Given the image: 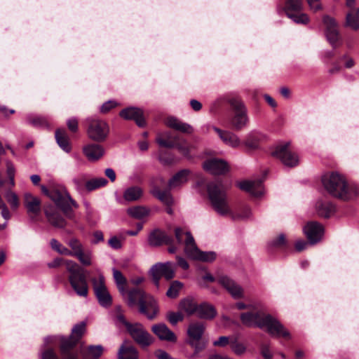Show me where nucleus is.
<instances>
[{
	"label": "nucleus",
	"instance_id": "nucleus-18",
	"mask_svg": "<svg viewBox=\"0 0 359 359\" xmlns=\"http://www.w3.org/2000/svg\"><path fill=\"white\" fill-rule=\"evenodd\" d=\"M86 331V324L82 321L76 324L72 329L69 337H61V342H66L69 345L76 346Z\"/></svg>",
	"mask_w": 359,
	"mask_h": 359
},
{
	"label": "nucleus",
	"instance_id": "nucleus-41",
	"mask_svg": "<svg viewBox=\"0 0 359 359\" xmlns=\"http://www.w3.org/2000/svg\"><path fill=\"white\" fill-rule=\"evenodd\" d=\"M112 272L117 288L121 294L124 297L126 294V279L122 273L116 269L114 268Z\"/></svg>",
	"mask_w": 359,
	"mask_h": 359
},
{
	"label": "nucleus",
	"instance_id": "nucleus-36",
	"mask_svg": "<svg viewBox=\"0 0 359 359\" xmlns=\"http://www.w3.org/2000/svg\"><path fill=\"white\" fill-rule=\"evenodd\" d=\"M55 140L59 147L65 152L71 151L72 147L69 137L65 130L58 129L55 131Z\"/></svg>",
	"mask_w": 359,
	"mask_h": 359
},
{
	"label": "nucleus",
	"instance_id": "nucleus-8",
	"mask_svg": "<svg viewBox=\"0 0 359 359\" xmlns=\"http://www.w3.org/2000/svg\"><path fill=\"white\" fill-rule=\"evenodd\" d=\"M97 272L98 278L91 279L95 295L101 306L109 308L112 304V297L105 285L104 276L100 270H97Z\"/></svg>",
	"mask_w": 359,
	"mask_h": 359
},
{
	"label": "nucleus",
	"instance_id": "nucleus-47",
	"mask_svg": "<svg viewBox=\"0 0 359 359\" xmlns=\"http://www.w3.org/2000/svg\"><path fill=\"white\" fill-rule=\"evenodd\" d=\"M287 17L297 24L307 25L310 21L309 15L301 11L289 14Z\"/></svg>",
	"mask_w": 359,
	"mask_h": 359
},
{
	"label": "nucleus",
	"instance_id": "nucleus-1",
	"mask_svg": "<svg viewBox=\"0 0 359 359\" xmlns=\"http://www.w3.org/2000/svg\"><path fill=\"white\" fill-rule=\"evenodd\" d=\"M207 191L212 208L220 216H229L234 220L246 219L251 217L252 210L248 206L243 207L241 212L232 210L221 182L209 183L207 186Z\"/></svg>",
	"mask_w": 359,
	"mask_h": 359
},
{
	"label": "nucleus",
	"instance_id": "nucleus-31",
	"mask_svg": "<svg viewBox=\"0 0 359 359\" xmlns=\"http://www.w3.org/2000/svg\"><path fill=\"white\" fill-rule=\"evenodd\" d=\"M190 171L189 170H182L176 173L168 182V187L170 189H176L188 180Z\"/></svg>",
	"mask_w": 359,
	"mask_h": 359
},
{
	"label": "nucleus",
	"instance_id": "nucleus-9",
	"mask_svg": "<svg viewBox=\"0 0 359 359\" xmlns=\"http://www.w3.org/2000/svg\"><path fill=\"white\" fill-rule=\"evenodd\" d=\"M184 250L187 255L193 259L200 260L202 262H212L216 259V254L215 252H203L197 248L194 238L191 233H187Z\"/></svg>",
	"mask_w": 359,
	"mask_h": 359
},
{
	"label": "nucleus",
	"instance_id": "nucleus-2",
	"mask_svg": "<svg viewBox=\"0 0 359 359\" xmlns=\"http://www.w3.org/2000/svg\"><path fill=\"white\" fill-rule=\"evenodd\" d=\"M322 183L330 194L344 201L352 199L359 195V186L347 184L344 177L338 173L324 175L322 177Z\"/></svg>",
	"mask_w": 359,
	"mask_h": 359
},
{
	"label": "nucleus",
	"instance_id": "nucleus-14",
	"mask_svg": "<svg viewBox=\"0 0 359 359\" xmlns=\"http://www.w3.org/2000/svg\"><path fill=\"white\" fill-rule=\"evenodd\" d=\"M323 22L325 27L327 40L333 47L337 46L340 43L341 36L336 20L329 15H325L323 18Z\"/></svg>",
	"mask_w": 359,
	"mask_h": 359
},
{
	"label": "nucleus",
	"instance_id": "nucleus-19",
	"mask_svg": "<svg viewBox=\"0 0 359 359\" xmlns=\"http://www.w3.org/2000/svg\"><path fill=\"white\" fill-rule=\"evenodd\" d=\"M121 118L126 120H133L140 127H144L146 124L143 111L141 109L137 107H128L121 110L119 113Z\"/></svg>",
	"mask_w": 359,
	"mask_h": 359
},
{
	"label": "nucleus",
	"instance_id": "nucleus-15",
	"mask_svg": "<svg viewBox=\"0 0 359 359\" xmlns=\"http://www.w3.org/2000/svg\"><path fill=\"white\" fill-rule=\"evenodd\" d=\"M203 169L212 175H218L227 172L229 170L227 162L221 158H212L203 163Z\"/></svg>",
	"mask_w": 359,
	"mask_h": 359
},
{
	"label": "nucleus",
	"instance_id": "nucleus-59",
	"mask_svg": "<svg viewBox=\"0 0 359 359\" xmlns=\"http://www.w3.org/2000/svg\"><path fill=\"white\" fill-rule=\"evenodd\" d=\"M61 337H65V336L62 335H54V336H48L44 339V344L43 346L46 347L48 345L56 344L57 342H60V345L61 344Z\"/></svg>",
	"mask_w": 359,
	"mask_h": 359
},
{
	"label": "nucleus",
	"instance_id": "nucleus-53",
	"mask_svg": "<svg viewBox=\"0 0 359 359\" xmlns=\"http://www.w3.org/2000/svg\"><path fill=\"white\" fill-rule=\"evenodd\" d=\"M182 283L180 281H173L168 288L166 292V295L170 298H176L178 296L180 290L182 289Z\"/></svg>",
	"mask_w": 359,
	"mask_h": 359
},
{
	"label": "nucleus",
	"instance_id": "nucleus-48",
	"mask_svg": "<svg viewBox=\"0 0 359 359\" xmlns=\"http://www.w3.org/2000/svg\"><path fill=\"white\" fill-rule=\"evenodd\" d=\"M231 349L237 355H243L247 350L245 345L238 341L236 337H232L231 340Z\"/></svg>",
	"mask_w": 359,
	"mask_h": 359
},
{
	"label": "nucleus",
	"instance_id": "nucleus-56",
	"mask_svg": "<svg viewBox=\"0 0 359 359\" xmlns=\"http://www.w3.org/2000/svg\"><path fill=\"white\" fill-rule=\"evenodd\" d=\"M41 359H60L55 351L50 347H44L41 351Z\"/></svg>",
	"mask_w": 359,
	"mask_h": 359
},
{
	"label": "nucleus",
	"instance_id": "nucleus-23",
	"mask_svg": "<svg viewBox=\"0 0 359 359\" xmlns=\"http://www.w3.org/2000/svg\"><path fill=\"white\" fill-rule=\"evenodd\" d=\"M241 189L249 192L255 197H259L264 194V187L262 180L243 181L239 182Z\"/></svg>",
	"mask_w": 359,
	"mask_h": 359
},
{
	"label": "nucleus",
	"instance_id": "nucleus-7",
	"mask_svg": "<svg viewBox=\"0 0 359 359\" xmlns=\"http://www.w3.org/2000/svg\"><path fill=\"white\" fill-rule=\"evenodd\" d=\"M87 121L88 137L95 142H104L109 133V125L101 119L89 118Z\"/></svg>",
	"mask_w": 359,
	"mask_h": 359
},
{
	"label": "nucleus",
	"instance_id": "nucleus-55",
	"mask_svg": "<svg viewBox=\"0 0 359 359\" xmlns=\"http://www.w3.org/2000/svg\"><path fill=\"white\" fill-rule=\"evenodd\" d=\"M167 319L172 325H176L178 322L182 321L184 316L181 312H169L167 314Z\"/></svg>",
	"mask_w": 359,
	"mask_h": 359
},
{
	"label": "nucleus",
	"instance_id": "nucleus-10",
	"mask_svg": "<svg viewBox=\"0 0 359 359\" xmlns=\"http://www.w3.org/2000/svg\"><path fill=\"white\" fill-rule=\"evenodd\" d=\"M229 103L234 110L231 124L235 130H240L246 127L248 123L247 110L240 100L233 98L230 100Z\"/></svg>",
	"mask_w": 359,
	"mask_h": 359
},
{
	"label": "nucleus",
	"instance_id": "nucleus-30",
	"mask_svg": "<svg viewBox=\"0 0 359 359\" xmlns=\"http://www.w3.org/2000/svg\"><path fill=\"white\" fill-rule=\"evenodd\" d=\"M176 137L179 136L173 135L168 131L161 132L157 134L156 141L161 147L170 149L174 148L175 142L176 141L174 137Z\"/></svg>",
	"mask_w": 359,
	"mask_h": 359
},
{
	"label": "nucleus",
	"instance_id": "nucleus-22",
	"mask_svg": "<svg viewBox=\"0 0 359 359\" xmlns=\"http://www.w3.org/2000/svg\"><path fill=\"white\" fill-rule=\"evenodd\" d=\"M104 147L96 143L88 144L83 147V153L90 161H96L104 154Z\"/></svg>",
	"mask_w": 359,
	"mask_h": 359
},
{
	"label": "nucleus",
	"instance_id": "nucleus-63",
	"mask_svg": "<svg viewBox=\"0 0 359 359\" xmlns=\"http://www.w3.org/2000/svg\"><path fill=\"white\" fill-rule=\"evenodd\" d=\"M189 344L194 348L196 353H198L205 347V344H203L200 340H189Z\"/></svg>",
	"mask_w": 359,
	"mask_h": 359
},
{
	"label": "nucleus",
	"instance_id": "nucleus-17",
	"mask_svg": "<svg viewBox=\"0 0 359 359\" xmlns=\"http://www.w3.org/2000/svg\"><path fill=\"white\" fill-rule=\"evenodd\" d=\"M44 214L48 222L54 227L63 229L66 226V220L53 205L50 204L44 207Z\"/></svg>",
	"mask_w": 359,
	"mask_h": 359
},
{
	"label": "nucleus",
	"instance_id": "nucleus-40",
	"mask_svg": "<svg viewBox=\"0 0 359 359\" xmlns=\"http://www.w3.org/2000/svg\"><path fill=\"white\" fill-rule=\"evenodd\" d=\"M264 135L259 132L252 131L249 133L244 142V144L250 149H256L259 142L264 139Z\"/></svg>",
	"mask_w": 359,
	"mask_h": 359
},
{
	"label": "nucleus",
	"instance_id": "nucleus-50",
	"mask_svg": "<svg viewBox=\"0 0 359 359\" xmlns=\"http://www.w3.org/2000/svg\"><path fill=\"white\" fill-rule=\"evenodd\" d=\"M50 245L52 249L60 255L69 256L71 254L70 250L61 244L58 241L53 238L50 241Z\"/></svg>",
	"mask_w": 359,
	"mask_h": 359
},
{
	"label": "nucleus",
	"instance_id": "nucleus-3",
	"mask_svg": "<svg viewBox=\"0 0 359 359\" xmlns=\"http://www.w3.org/2000/svg\"><path fill=\"white\" fill-rule=\"evenodd\" d=\"M241 320L243 324L248 327H266L268 332L272 335L282 336L287 339L290 337V332L271 315H262L259 312H246L241 315Z\"/></svg>",
	"mask_w": 359,
	"mask_h": 359
},
{
	"label": "nucleus",
	"instance_id": "nucleus-26",
	"mask_svg": "<svg viewBox=\"0 0 359 359\" xmlns=\"http://www.w3.org/2000/svg\"><path fill=\"white\" fill-rule=\"evenodd\" d=\"M103 351V346L101 345H90L81 346L79 352L82 359H98Z\"/></svg>",
	"mask_w": 359,
	"mask_h": 359
},
{
	"label": "nucleus",
	"instance_id": "nucleus-49",
	"mask_svg": "<svg viewBox=\"0 0 359 359\" xmlns=\"http://www.w3.org/2000/svg\"><path fill=\"white\" fill-rule=\"evenodd\" d=\"M27 121L28 123L37 128H45L48 126L46 118L41 116H29L27 118Z\"/></svg>",
	"mask_w": 359,
	"mask_h": 359
},
{
	"label": "nucleus",
	"instance_id": "nucleus-5",
	"mask_svg": "<svg viewBox=\"0 0 359 359\" xmlns=\"http://www.w3.org/2000/svg\"><path fill=\"white\" fill-rule=\"evenodd\" d=\"M67 271L69 272L68 280L76 294L82 297L88 294V285L83 269L74 261L65 262Z\"/></svg>",
	"mask_w": 359,
	"mask_h": 359
},
{
	"label": "nucleus",
	"instance_id": "nucleus-6",
	"mask_svg": "<svg viewBox=\"0 0 359 359\" xmlns=\"http://www.w3.org/2000/svg\"><path fill=\"white\" fill-rule=\"evenodd\" d=\"M49 198L61 209L67 218L74 217L72 208H77L79 205L72 198L65 188L61 187L50 189Z\"/></svg>",
	"mask_w": 359,
	"mask_h": 359
},
{
	"label": "nucleus",
	"instance_id": "nucleus-33",
	"mask_svg": "<svg viewBox=\"0 0 359 359\" xmlns=\"http://www.w3.org/2000/svg\"><path fill=\"white\" fill-rule=\"evenodd\" d=\"M75 347L66 342H61V344L59 345L60 359H79L78 351Z\"/></svg>",
	"mask_w": 359,
	"mask_h": 359
},
{
	"label": "nucleus",
	"instance_id": "nucleus-34",
	"mask_svg": "<svg viewBox=\"0 0 359 359\" xmlns=\"http://www.w3.org/2000/svg\"><path fill=\"white\" fill-rule=\"evenodd\" d=\"M205 330V327L203 323L196 322L191 323L187 330V334L190 337V340H201Z\"/></svg>",
	"mask_w": 359,
	"mask_h": 359
},
{
	"label": "nucleus",
	"instance_id": "nucleus-46",
	"mask_svg": "<svg viewBox=\"0 0 359 359\" xmlns=\"http://www.w3.org/2000/svg\"><path fill=\"white\" fill-rule=\"evenodd\" d=\"M66 243L68 245V246L71 248V254L69 255V256L75 257L77 254H79L81 250H83V245L81 244L80 241L76 238H72L69 240H68Z\"/></svg>",
	"mask_w": 359,
	"mask_h": 359
},
{
	"label": "nucleus",
	"instance_id": "nucleus-57",
	"mask_svg": "<svg viewBox=\"0 0 359 359\" xmlns=\"http://www.w3.org/2000/svg\"><path fill=\"white\" fill-rule=\"evenodd\" d=\"M232 337H226V336H221L218 338L217 340L213 341L212 344L214 346L217 347H225L228 344L231 345V340Z\"/></svg>",
	"mask_w": 359,
	"mask_h": 359
},
{
	"label": "nucleus",
	"instance_id": "nucleus-58",
	"mask_svg": "<svg viewBox=\"0 0 359 359\" xmlns=\"http://www.w3.org/2000/svg\"><path fill=\"white\" fill-rule=\"evenodd\" d=\"M190 233L189 231H184L181 228H176L175 230V238L178 243H184L187 240V233Z\"/></svg>",
	"mask_w": 359,
	"mask_h": 359
},
{
	"label": "nucleus",
	"instance_id": "nucleus-16",
	"mask_svg": "<svg viewBox=\"0 0 359 359\" xmlns=\"http://www.w3.org/2000/svg\"><path fill=\"white\" fill-rule=\"evenodd\" d=\"M304 232L310 244L314 245L320 242L324 233V228L317 222H310L304 227Z\"/></svg>",
	"mask_w": 359,
	"mask_h": 359
},
{
	"label": "nucleus",
	"instance_id": "nucleus-25",
	"mask_svg": "<svg viewBox=\"0 0 359 359\" xmlns=\"http://www.w3.org/2000/svg\"><path fill=\"white\" fill-rule=\"evenodd\" d=\"M218 281L234 299H238L243 297V292L241 287L229 277L221 276Z\"/></svg>",
	"mask_w": 359,
	"mask_h": 359
},
{
	"label": "nucleus",
	"instance_id": "nucleus-64",
	"mask_svg": "<svg viewBox=\"0 0 359 359\" xmlns=\"http://www.w3.org/2000/svg\"><path fill=\"white\" fill-rule=\"evenodd\" d=\"M109 245L114 249H120L122 246L121 241L116 237L113 236L111 237L109 241Z\"/></svg>",
	"mask_w": 359,
	"mask_h": 359
},
{
	"label": "nucleus",
	"instance_id": "nucleus-39",
	"mask_svg": "<svg viewBox=\"0 0 359 359\" xmlns=\"http://www.w3.org/2000/svg\"><path fill=\"white\" fill-rule=\"evenodd\" d=\"M151 193L167 206L172 205L173 198L168 191H161L156 186H154L153 189L151 190Z\"/></svg>",
	"mask_w": 359,
	"mask_h": 359
},
{
	"label": "nucleus",
	"instance_id": "nucleus-44",
	"mask_svg": "<svg viewBox=\"0 0 359 359\" xmlns=\"http://www.w3.org/2000/svg\"><path fill=\"white\" fill-rule=\"evenodd\" d=\"M176 140L175 142L174 148H177V150L186 157H190V147L184 139L181 138L180 136L174 137Z\"/></svg>",
	"mask_w": 359,
	"mask_h": 359
},
{
	"label": "nucleus",
	"instance_id": "nucleus-35",
	"mask_svg": "<svg viewBox=\"0 0 359 359\" xmlns=\"http://www.w3.org/2000/svg\"><path fill=\"white\" fill-rule=\"evenodd\" d=\"M198 304L192 297H187L182 299L179 304V309L188 316L196 313Z\"/></svg>",
	"mask_w": 359,
	"mask_h": 359
},
{
	"label": "nucleus",
	"instance_id": "nucleus-54",
	"mask_svg": "<svg viewBox=\"0 0 359 359\" xmlns=\"http://www.w3.org/2000/svg\"><path fill=\"white\" fill-rule=\"evenodd\" d=\"M5 197L8 203L11 205L12 209L15 210L19 206V200L18 196L13 191L6 192Z\"/></svg>",
	"mask_w": 359,
	"mask_h": 359
},
{
	"label": "nucleus",
	"instance_id": "nucleus-60",
	"mask_svg": "<svg viewBox=\"0 0 359 359\" xmlns=\"http://www.w3.org/2000/svg\"><path fill=\"white\" fill-rule=\"evenodd\" d=\"M310 10L316 13L323 9V6L320 0H306Z\"/></svg>",
	"mask_w": 359,
	"mask_h": 359
},
{
	"label": "nucleus",
	"instance_id": "nucleus-42",
	"mask_svg": "<svg viewBox=\"0 0 359 359\" xmlns=\"http://www.w3.org/2000/svg\"><path fill=\"white\" fill-rule=\"evenodd\" d=\"M302 8V0H286L283 10L287 16L289 14L301 11Z\"/></svg>",
	"mask_w": 359,
	"mask_h": 359
},
{
	"label": "nucleus",
	"instance_id": "nucleus-21",
	"mask_svg": "<svg viewBox=\"0 0 359 359\" xmlns=\"http://www.w3.org/2000/svg\"><path fill=\"white\" fill-rule=\"evenodd\" d=\"M212 129L218 135L220 140L229 147L237 148L241 145V140L235 133L228 130H221L215 126L212 127Z\"/></svg>",
	"mask_w": 359,
	"mask_h": 359
},
{
	"label": "nucleus",
	"instance_id": "nucleus-51",
	"mask_svg": "<svg viewBox=\"0 0 359 359\" xmlns=\"http://www.w3.org/2000/svg\"><path fill=\"white\" fill-rule=\"evenodd\" d=\"M346 24L354 30L359 29V8L355 15L352 13L347 14Z\"/></svg>",
	"mask_w": 359,
	"mask_h": 359
},
{
	"label": "nucleus",
	"instance_id": "nucleus-62",
	"mask_svg": "<svg viewBox=\"0 0 359 359\" xmlns=\"http://www.w3.org/2000/svg\"><path fill=\"white\" fill-rule=\"evenodd\" d=\"M67 125L70 131L75 133L78 130V121L76 118H69L67 121Z\"/></svg>",
	"mask_w": 359,
	"mask_h": 359
},
{
	"label": "nucleus",
	"instance_id": "nucleus-12",
	"mask_svg": "<svg viewBox=\"0 0 359 359\" xmlns=\"http://www.w3.org/2000/svg\"><path fill=\"white\" fill-rule=\"evenodd\" d=\"M127 330L134 341L143 348L149 346L153 342L152 337L140 323L128 325Z\"/></svg>",
	"mask_w": 359,
	"mask_h": 359
},
{
	"label": "nucleus",
	"instance_id": "nucleus-13",
	"mask_svg": "<svg viewBox=\"0 0 359 359\" xmlns=\"http://www.w3.org/2000/svg\"><path fill=\"white\" fill-rule=\"evenodd\" d=\"M289 147V142L280 144L273 151L272 154L273 156L279 158L284 165L292 168L298 164L299 157L295 153L290 150Z\"/></svg>",
	"mask_w": 359,
	"mask_h": 359
},
{
	"label": "nucleus",
	"instance_id": "nucleus-24",
	"mask_svg": "<svg viewBox=\"0 0 359 359\" xmlns=\"http://www.w3.org/2000/svg\"><path fill=\"white\" fill-rule=\"evenodd\" d=\"M151 330L161 340L170 342H175L177 340L175 333L164 323L154 325Z\"/></svg>",
	"mask_w": 359,
	"mask_h": 359
},
{
	"label": "nucleus",
	"instance_id": "nucleus-32",
	"mask_svg": "<svg viewBox=\"0 0 359 359\" xmlns=\"http://www.w3.org/2000/svg\"><path fill=\"white\" fill-rule=\"evenodd\" d=\"M165 125L172 129L183 133H190L192 132V128L190 125L182 123L173 116L168 117L165 120Z\"/></svg>",
	"mask_w": 359,
	"mask_h": 359
},
{
	"label": "nucleus",
	"instance_id": "nucleus-28",
	"mask_svg": "<svg viewBox=\"0 0 359 359\" xmlns=\"http://www.w3.org/2000/svg\"><path fill=\"white\" fill-rule=\"evenodd\" d=\"M315 208L319 216L325 218L330 217L334 211V207L330 202L322 199L316 202Z\"/></svg>",
	"mask_w": 359,
	"mask_h": 359
},
{
	"label": "nucleus",
	"instance_id": "nucleus-29",
	"mask_svg": "<svg viewBox=\"0 0 359 359\" xmlns=\"http://www.w3.org/2000/svg\"><path fill=\"white\" fill-rule=\"evenodd\" d=\"M118 359H138L139 355L134 346L124 342L118 350Z\"/></svg>",
	"mask_w": 359,
	"mask_h": 359
},
{
	"label": "nucleus",
	"instance_id": "nucleus-61",
	"mask_svg": "<svg viewBox=\"0 0 359 359\" xmlns=\"http://www.w3.org/2000/svg\"><path fill=\"white\" fill-rule=\"evenodd\" d=\"M117 106V102L114 100H109L105 102L100 107V111L102 113H107L111 109Z\"/></svg>",
	"mask_w": 359,
	"mask_h": 359
},
{
	"label": "nucleus",
	"instance_id": "nucleus-38",
	"mask_svg": "<svg viewBox=\"0 0 359 359\" xmlns=\"http://www.w3.org/2000/svg\"><path fill=\"white\" fill-rule=\"evenodd\" d=\"M170 238L161 231L155 230L151 232L148 238L149 244L151 246H159L164 243H168Z\"/></svg>",
	"mask_w": 359,
	"mask_h": 359
},
{
	"label": "nucleus",
	"instance_id": "nucleus-37",
	"mask_svg": "<svg viewBox=\"0 0 359 359\" xmlns=\"http://www.w3.org/2000/svg\"><path fill=\"white\" fill-rule=\"evenodd\" d=\"M143 195V190L138 186L127 188L123 194V198L128 202L139 201Z\"/></svg>",
	"mask_w": 359,
	"mask_h": 359
},
{
	"label": "nucleus",
	"instance_id": "nucleus-27",
	"mask_svg": "<svg viewBox=\"0 0 359 359\" xmlns=\"http://www.w3.org/2000/svg\"><path fill=\"white\" fill-rule=\"evenodd\" d=\"M196 314L199 318L212 320L216 316L217 311L212 305L203 302L198 304Z\"/></svg>",
	"mask_w": 359,
	"mask_h": 359
},
{
	"label": "nucleus",
	"instance_id": "nucleus-52",
	"mask_svg": "<svg viewBox=\"0 0 359 359\" xmlns=\"http://www.w3.org/2000/svg\"><path fill=\"white\" fill-rule=\"evenodd\" d=\"M75 257L83 265L90 266L92 264V252L90 250H83Z\"/></svg>",
	"mask_w": 359,
	"mask_h": 359
},
{
	"label": "nucleus",
	"instance_id": "nucleus-43",
	"mask_svg": "<svg viewBox=\"0 0 359 359\" xmlns=\"http://www.w3.org/2000/svg\"><path fill=\"white\" fill-rule=\"evenodd\" d=\"M127 213L132 217L142 219L149 215V210L144 206H135L128 208Z\"/></svg>",
	"mask_w": 359,
	"mask_h": 359
},
{
	"label": "nucleus",
	"instance_id": "nucleus-4",
	"mask_svg": "<svg viewBox=\"0 0 359 359\" xmlns=\"http://www.w3.org/2000/svg\"><path fill=\"white\" fill-rule=\"evenodd\" d=\"M127 304L130 307L138 304L140 312L149 320L154 319L158 313L157 302L154 297L138 288L128 292Z\"/></svg>",
	"mask_w": 359,
	"mask_h": 359
},
{
	"label": "nucleus",
	"instance_id": "nucleus-20",
	"mask_svg": "<svg viewBox=\"0 0 359 359\" xmlns=\"http://www.w3.org/2000/svg\"><path fill=\"white\" fill-rule=\"evenodd\" d=\"M25 206L30 218L34 220L41 211V201L30 193H26L24 196Z\"/></svg>",
	"mask_w": 359,
	"mask_h": 359
},
{
	"label": "nucleus",
	"instance_id": "nucleus-45",
	"mask_svg": "<svg viewBox=\"0 0 359 359\" xmlns=\"http://www.w3.org/2000/svg\"><path fill=\"white\" fill-rule=\"evenodd\" d=\"M107 180L104 177L93 178L87 181L85 184L86 188L88 191H93L100 187H104L107 184Z\"/></svg>",
	"mask_w": 359,
	"mask_h": 359
},
{
	"label": "nucleus",
	"instance_id": "nucleus-11",
	"mask_svg": "<svg viewBox=\"0 0 359 359\" xmlns=\"http://www.w3.org/2000/svg\"><path fill=\"white\" fill-rule=\"evenodd\" d=\"M150 273L156 287L159 286V280L164 277L167 280L172 279L175 274L174 264L172 262L157 263L150 269Z\"/></svg>",
	"mask_w": 359,
	"mask_h": 359
}]
</instances>
